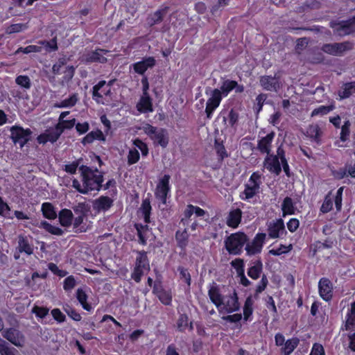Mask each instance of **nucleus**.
<instances>
[{
    "label": "nucleus",
    "instance_id": "nucleus-1",
    "mask_svg": "<svg viewBox=\"0 0 355 355\" xmlns=\"http://www.w3.org/2000/svg\"><path fill=\"white\" fill-rule=\"evenodd\" d=\"M81 173L82 181L86 187L84 194L92 191H99L101 188L103 177L97 169L93 170L91 168L82 165L79 167Z\"/></svg>",
    "mask_w": 355,
    "mask_h": 355
},
{
    "label": "nucleus",
    "instance_id": "nucleus-2",
    "mask_svg": "<svg viewBox=\"0 0 355 355\" xmlns=\"http://www.w3.org/2000/svg\"><path fill=\"white\" fill-rule=\"evenodd\" d=\"M248 241V236L243 232L232 234L225 241V248L231 254H240Z\"/></svg>",
    "mask_w": 355,
    "mask_h": 355
},
{
    "label": "nucleus",
    "instance_id": "nucleus-3",
    "mask_svg": "<svg viewBox=\"0 0 355 355\" xmlns=\"http://www.w3.org/2000/svg\"><path fill=\"white\" fill-rule=\"evenodd\" d=\"M143 130L144 132L150 137L155 143H157L163 148H165L167 146L168 143V137L166 130L163 128H157L150 124H146L144 125Z\"/></svg>",
    "mask_w": 355,
    "mask_h": 355
},
{
    "label": "nucleus",
    "instance_id": "nucleus-4",
    "mask_svg": "<svg viewBox=\"0 0 355 355\" xmlns=\"http://www.w3.org/2000/svg\"><path fill=\"white\" fill-rule=\"evenodd\" d=\"M261 184V175L257 172L253 173L245 184V189L241 195V198L249 200L253 198L259 192Z\"/></svg>",
    "mask_w": 355,
    "mask_h": 355
},
{
    "label": "nucleus",
    "instance_id": "nucleus-5",
    "mask_svg": "<svg viewBox=\"0 0 355 355\" xmlns=\"http://www.w3.org/2000/svg\"><path fill=\"white\" fill-rule=\"evenodd\" d=\"M10 138L15 144H19L22 148L30 139L32 132L30 129H24L17 125L10 128Z\"/></svg>",
    "mask_w": 355,
    "mask_h": 355
},
{
    "label": "nucleus",
    "instance_id": "nucleus-6",
    "mask_svg": "<svg viewBox=\"0 0 355 355\" xmlns=\"http://www.w3.org/2000/svg\"><path fill=\"white\" fill-rule=\"evenodd\" d=\"M206 94H210V97L207 100L205 109L207 116L210 119L212 112L219 106L222 100V95L220 90L218 89H211L210 88H207Z\"/></svg>",
    "mask_w": 355,
    "mask_h": 355
},
{
    "label": "nucleus",
    "instance_id": "nucleus-7",
    "mask_svg": "<svg viewBox=\"0 0 355 355\" xmlns=\"http://www.w3.org/2000/svg\"><path fill=\"white\" fill-rule=\"evenodd\" d=\"M353 45L349 42H344L340 43L325 44L322 47V51L334 56H341L343 53L352 49Z\"/></svg>",
    "mask_w": 355,
    "mask_h": 355
},
{
    "label": "nucleus",
    "instance_id": "nucleus-8",
    "mask_svg": "<svg viewBox=\"0 0 355 355\" xmlns=\"http://www.w3.org/2000/svg\"><path fill=\"white\" fill-rule=\"evenodd\" d=\"M3 338L18 347H22L25 345V336L18 329L14 328L6 329L2 334Z\"/></svg>",
    "mask_w": 355,
    "mask_h": 355
},
{
    "label": "nucleus",
    "instance_id": "nucleus-9",
    "mask_svg": "<svg viewBox=\"0 0 355 355\" xmlns=\"http://www.w3.org/2000/svg\"><path fill=\"white\" fill-rule=\"evenodd\" d=\"M266 234H257L252 242L246 243L245 250L248 255H254L261 251L266 239Z\"/></svg>",
    "mask_w": 355,
    "mask_h": 355
},
{
    "label": "nucleus",
    "instance_id": "nucleus-10",
    "mask_svg": "<svg viewBox=\"0 0 355 355\" xmlns=\"http://www.w3.org/2000/svg\"><path fill=\"white\" fill-rule=\"evenodd\" d=\"M169 175H164L160 180L159 182L157 185L155 196L159 199L164 204L166 202V197L170 190L169 187Z\"/></svg>",
    "mask_w": 355,
    "mask_h": 355
},
{
    "label": "nucleus",
    "instance_id": "nucleus-11",
    "mask_svg": "<svg viewBox=\"0 0 355 355\" xmlns=\"http://www.w3.org/2000/svg\"><path fill=\"white\" fill-rule=\"evenodd\" d=\"M261 86L267 91L277 92L280 89L279 78L271 76H263L259 80Z\"/></svg>",
    "mask_w": 355,
    "mask_h": 355
},
{
    "label": "nucleus",
    "instance_id": "nucleus-12",
    "mask_svg": "<svg viewBox=\"0 0 355 355\" xmlns=\"http://www.w3.org/2000/svg\"><path fill=\"white\" fill-rule=\"evenodd\" d=\"M268 236L272 239L282 236L286 233L284 223L282 219L279 218L270 222L268 227Z\"/></svg>",
    "mask_w": 355,
    "mask_h": 355
},
{
    "label": "nucleus",
    "instance_id": "nucleus-13",
    "mask_svg": "<svg viewBox=\"0 0 355 355\" xmlns=\"http://www.w3.org/2000/svg\"><path fill=\"white\" fill-rule=\"evenodd\" d=\"M106 82L105 80L100 81L97 85L93 87L92 95L97 103L104 104V102L101 101L103 96L106 97H110L112 95L111 88H102L105 85Z\"/></svg>",
    "mask_w": 355,
    "mask_h": 355
},
{
    "label": "nucleus",
    "instance_id": "nucleus-14",
    "mask_svg": "<svg viewBox=\"0 0 355 355\" xmlns=\"http://www.w3.org/2000/svg\"><path fill=\"white\" fill-rule=\"evenodd\" d=\"M155 64L156 60L153 57H148L141 61L134 63L132 66L135 73L144 75L148 69L153 68Z\"/></svg>",
    "mask_w": 355,
    "mask_h": 355
},
{
    "label": "nucleus",
    "instance_id": "nucleus-15",
    "mask_svg": "<svg viewBox=\"0 0 355 355\" xmlns=\"http://www.w3.org/2000/svg\"><path fill=\"white\" fill-rule=\"evenodd\" d=\"M222 305H223V308L227 313H232L239 310L240 304L235 291L230 295L224 297Z\"/></svg>",
    "mask_w": 355,
    "mask_h": 355
},
{
    "label": "nucleus",
    "instance_id": "nucleus-16",
    "mask_svg": "<svg viewBox=\"0 0 355 355\" xmlns=\"http://www.w3.org/2000/svg\"><path fill=\"white\" fill-rule=\"evenodd\" d=\"M106 51L103 49H97L94 51L88 52L83 55V61L86 63L101 62L104 63L107 61L104 56Z\"/></svg>",
    "mask_w": 355,
    "mask_h": 355
},
{
    "label": "nucleus",
    "instance_id": "nucleus-17",
    "mask_svg": "<svg viewBox=\"0 0 355 355\" xmlns=\"http://www.w3.org/2000/svg\"><path fill=\"white\" fill-rule=\"evenodd\" d=\"M320 297L326 300H329L332 297V284L327 278H322L318 284Z\"/></svg>",
    "mask_w": 355,
    "mask_h": 355
},
{
    "label": "nucleus",
    "instance_id": "nucleus-18",
    "mask_svg": "<svg viewBox=\"0 0 355 355\" xmlns=\"http://www.w3.org/2000/svg\"><path fill=\"white\" fill-rule=\"evenodd\" d=\"M264 167L266 168L270 172L276 175H279L282 171L278 157H275L272 155H268L263 162Z\"/></svg>",
    "mask_w": 355,
    "mask_h": 355
},
{
    "label": "nucleus",
    "instance_id": "nucleus-19",
    "mask_svg": "<svg viewBox=\"0 0 355 355\" xmlns=\"http://www.w3.org/2000/svg\"><path fill=\"white\" fill-rule=\"evenodd\" d=\"M330 26L340 36L349 35L354 31L351 24L348 21H332L330 23Z\"/></svg>",
    "mask_w": 355,
    "mask_h": 355
},
{
    "label": "nucleus",
    "instance_id": "nucleus-20",
    "mask_svg": "<svg viewBox=\"0 0 355 355\" xmlns=\"http://www.w3.org/2000/svg\"><path fill=\"white\" fill-rule=\"evenodd\" d=\"M275 135V132H271L259 141L257 148L261 153L269 155L271 150V144Z\"/></svg>",
    "mask_w": 355,
    "mask_h": 355
},
{
    "label": "nucleus",
    "instance_id": "nucleus-21",
    "mask_svg": "<svg viewBox=\"0 0 355 355\" xmlns=\"http://www.w3.org/2000/svg\"><path fill=\"white\" fill-rule=\"evenodd\" d=\"M137 108L140 112H152L153 111L152 100L149 94H143L139 102L137 105Z\"/></svg>",
    "mask_w": 355,
    "mask_h": 355
},
{
    "label": "nucleus",
    "instance_id": "nucleus-22",
    "mask_svg": "<svg viewBox=\"0 0 355 355\" xmlns=\"http://www.w3.org/2000/svg\"><path fill=\"white\" fill-rule=\"evenodd\" d=\"M305 135L317 144H319L322 131L318 124H311L307 128Z\"/></svg>",
    "mask_w": 355,
    "mask_h": 355
},
{
    "label": "nucleus",
    "instance_id": "nucleus-23",
    "mask_svg": "<svg viewBox=\"0 0 355 355\" xmlns=\"http://www.w3.org/2000/svg\"><path fill=\"white\" fill-rule=\"evenodd\" d=\"M113 204V200L107 196H101L94 202V208L98 211L108 210Z\"/></svg>",
    "mask_w": 355,
    "mask_h": 355
},
{
    "label": "nucleus",
    "instance_id": "nucleus-24",
    "mask_svg": "<svg viewBox=\"0 0 355 355\" xmlns=\"http://www.w3.org/2000/svg\"><path fill=\"white\" fill-rule=\"evenodd\" d=\"M17 243V249L19 252H25L28 255H31L33 253V247L29 243L28 239L26 236L19 235L18 236Z\"/></svg>",
    "mask_w": 355,
    "mask_h": 355
},
{
    "label": "nucleus",
    "instance_id": "nucleus-25",
    "mask_svg": "<svg viewBox=\"0 0 355 355\" xmlns=\"http://www.w3.org/2000/svg\"><path fill=\"white\" fill-rule=\"evenodd\" d=\"M168 12V8L165 7L162 9H159L155 12L153 14L150 15L148 19V24L152 26L157 24L160 23L164 17L166 16V15Z\"/></svg>",
    "mask_w": 355,
    "mask_h": 355
},
{
    "label": "nucleus",
    "instance_id": "nucleus-26",
    "mask_svg": "<svg viewBox=\"0 0 355 355\" xmlns=\"http://www.w3.org/2000/svg\"><path fill=\"white\" fill-rule=\"evenodd\" d=\"M208 295L211 302L218 308L222 306L224 297H222L219 292V289L216 286H211L209 290Z\"/></svg>",
    "mask_w": 355,
    "mask_h": 355
},
{
    "label": "nucleus",
    "instance_id": "nucleus-27",
    "mask_svg": "<svg viewBox=\"0 0 355 355\" xmlns=\"http://www.w3.org/2000/svg\"><path fill=\"white\" fill-rule=\"evenodd\" d=\"M242 212L241 209H236L230 212L227 224L232 227H236L241 222Z\"/></svg>",
    "mask_w": 355,
    "mask_h": 355
},
{
    "label": "nucleus",
    "instance_id": "nucleus-28",
    "mask_svg": "<svg viewBox=\"0 0 355 355\" xmlns=\"http://www.w3.org/2000/svg\"><path fill=\"white\" fill-rule=\"evenodd\" d=\"M73 219V214L71 210L67 209H62L59 213V220L61 225L69 227L71 225Z\"/></svg>",
    "mask_w": 355,
    "mask_h": 355
},
{
    "label": "nucleus",
    "instance_id": "nucleus-29",
    "mask_svg": "<svg viewBox=\"0 0 355 355\" xmlns=\"http://www.w3.org/2000/svg\"><path fill=\"white\" fill-rule=\"evenodd\" d=\"M300 343V340L297 338H293L288 339L284 343V347L282 348V352L284 355H290Z\"/></svg>",
    "mask_w": 355,
    "mask_h": 355
},
{
    "label": "nucleus",
    "instance_id": "nucleus-30",
    "mask_svg": "<svg viewBox=\"0 0 355 355\" xmlns=\"http://www.w3.org/2000/svg\"><path fill=\"white\" fill-rule=\"evenodd\" d=\"M135 266L140 267L141 269L150 270V265L146 252L141 251L138 252V256L137 257L136 259Z\"/></svg>",
    "mask_w": 355,
    "mask_h": 355
},
{
    "label": "nucleus",
    "instance_id": "nucleus-31",
    "mask_svg": "<svg viewBox=\"0 0 355 355\" xmlns=\"http://www.w3.org/2000/svg\"><path fill=\"white\" fill-rule=\"evenodd\" d=\"M62 133V129L60 125H56L54 128L48 130L46 132L47 139L51 143L56 141Z\"/></svg>",
    "mask_w": 355,
    "mask_h": 355
},
{
    "label": "nucleus",
    "instance_id": "nucleus-32",
    "mask_svg": "<svg viewBox=\"0 0 355 355\" xmlns=\"http://www.w3.org/2000/svg\"><path fill=\"white\" fill-rule=\"evenodd\" d=\"M175 239L178 242V246L184 249L188 243L189 234L187 233V230L185 228L183 231H177L175 233Z\"/></svg>",
    "mask_w": 355,
    "mask_h": 355
},
{
    "label": "nucleus",
    "instance_id": "nucleus-33",
    "mask_svg": "<svg viewBox=\"0 0 355 355\" xmlns=\"http://www.w3.org/2000/svg\"><path fill=\"white\" fill-rule=\"evenodd\" d=\"M282 210L283 216H285L286 214H293L295 213V206L293 200L290 197H286L282 205Z\"/></svg>",
    "mask_w": 355,
    "mask_h": 355
},
{
    "label": "nucleus",
    "instance_id": "nucleus-34",
    "mask_svg": "<svg viewBox=\"0 0 355 355\" xmlns=\"http://www.w3.org/2000/svg\"><path fill=\"white\" fill-rule=\"evenodd\" d=\"M354 93H355V83H349L345 84L340 90H339L338 95L340 98H346Z\"/></svg>",
    "mask_w": 355,
    "mask_h": 355
},
{
    "label": "nucleus",
    "instance_id": "nucleus-35",
    "mask_svg": "<svg viewBox=\"0 0 355 355\" xmlns=\"http://www.w3.org/2000/svg\"><path fill=\"white\" fill-rule=\"evenodd\" d=\"M42 211L44 216L46 218L54 219L57 216L53 205L49 202H44L42 204Z\"/></svg>",
    "mask_w": 355,
    "mask_h": 355
},
{
    "label": "nucleus",
    "instance_id": "nucleus-36",
    "mask_svg": "<svg viewBox=\"0 0 355 355\" xmlns=\"http://www.w3.org/2000/svg\"><path fill=\"white\" fill-rule=\"evenodd\" d=\"M262 271V263L258 261L254 266L250 267L248 271V275L253 279H257Z\"/></svg>",
    "mask_w": 355,
    "mask_h": 355
},
{
    "label": "nucleus",
    "instance_id": "nucleus-37",
    "mask_svg": "<svg viewBox=\"0 0 355 355\" xmlns=\"http://www.w3.org/2000/svg\"><path fill=\"white\" fill-rule=\"evenodd\" d=\"M140 210L142 212L144 216V221L146 223H150V214L151 211V206L150 203V200L148 199H145L142 201V204L140 207Z\"/></svg>",
    "mask_w": 355,
    "mask_h": 355
},
{
    "label": "nucleus",
    "instance_id": "nucleus-38",
    "mask_svg": "<svg viewBox=\"0 0 355 355\" xmlns=\"http://www.w3.org/2000/svg\"><path fill=\"white\" fill-rule=\"evenodd\" d=\"M78 101V94H72L69 98L62 101L59 104L56 105L58 107H71L74 106Z\"/></svg>",
    "mask_w": 355,
    "mask_h": 355
},
{
    "label": "nucleus",
    "instance_id": "nucleus-39",
    "mask_svg": "<svg viewBox=\"0 0 355 355\" xmlns=\"http://www.w3.org/2000/svg\"><path fill=\"white\" fill-rule=\"evenodd\" d=\"M236 86V82L234 80H225L219 90H220L221 95L226 96L232 89H234V87Z\"/></svg>",
    "mask_w": 355,
    "mask_h": 355
},
{
    "label": "nucleus",
    "instance_id": "nucleus-40",
    "mask_svg": "<svg viewBox=\"0 0 355 355\" xmlns=\"http://www.w3.org/2000/svg\"><path fill=\"white\" fill-rule=\"evenodd\" d=\"M17 350L10 347L7 342L0 338V354L1 355H15Z\"/></svg>",
    "mask_w": 355,
    "mask_h": 355
},
{
    "label": "nucleus",
    "instance_id": "nucleus-41",
    "mask_svg": "<svg viewBox=\"0 0 355 355\" xmlns=\"http://www.w3.org/2000/svg\"><path fill=\"white\" fill-rule=\"evenodd\" d=\"M334 109V106L333 105H328V106L322 105V106H320V107L314 109L312 111L311 116L312 117L318 116V115L323 116V115L327 114L329 112L332 111Z\"/></svg>",
    "mask_w": 355,
    "mask_h": 355
},
{
    "label": "nucleus",
    "instance_id": "nucleus-42",
    "mask_svg": "<svg viewBox=\"0 0 355 355\" xmlns=\"http://www.w3.org/2000/svg\"><path fill=\"white\" fill-rule=\"evenodd\" d=\"M254 301L251 296H249L247 297L245 304L243 306V316L244 320H248L249 317L252 313V306H253Z\"/></svg>",
    "mask_w": 355,
    "mask_h": 355
},
{
    "label": "nucleus",
    "instance_id": "nucleus-43",
    "mask_svg": "<svg viewBox=\"0 0 355 355\" xmlns=\"http://www.w3.org/2000/svg\"><path fill=\"white\" fill-rule=\"evenodd\" d=\"M350 126L351 123L349 120H346L344 122V124L341 127V132L340 139L342 141L345 142L348 140L349 135H350Z\"/></svg>",
    "mask_w": 355,
    "mask_h": 355
},
{
    "label": "nucleus",
    "instance_id": "nucleus-44",
    "mask_svg": "<svg viewBox=\"0 0 355 355\" xmlns=\"http://www.w3.org/2000/svg\"><path fill=\"white\" fill-rule=\"evenodd\" d=\"M41 227L44 228L46 231H48L49 233L54 234V235H62L63 234V230L60 229V227L53 226L50 223H49L46 221H43L41 223Z\"/></svg>",
    "mask_w": 355,
    "mask_h": 355
},
{
    "label": "nucleus",
    "instance_id": "nucleus-45",
    "mask_svg": "<svg viewBox=\"0 0 355 355\" xmlns=\"http://www.w3.org/2000/svg\"><path fill=\"white\" fill-rule=\"evenodd\" d=\"M77 299L82 304L83 307L89 311L90 309V306L87 303V296L86 293L83 291V289L78 288L76 292Z\"/></svg>",
    "mask_w": 355,
    "mask_h": 355
},
{
    "label": "nucleus",
    "instance_id": "nucleus-46",
    "mask_svg": "<svg viewBox=\"0 0 355 355\" xmlns=\"http://www.w3.org/2000/svg\"><path fill=\"white\" fill-rule=\"evenodd\" d=\"M16 83L26 89L31 88V80L27 76H19L15 79Z\"/></svg>",
    "mask_w": 355,
    "mask_h": 355
},
{
    "label": "nucleus",
    "instance_id": "nucleus-47",
    "mask_svg": "<svg viewBox=\"0 0 355 355\" xmlns=\"http://www.w3.org/2000/svg\"><path fill=\"white\" fill-rule=\"evenodd\" d=\"M26 28H27V26L25 24H12L10 26H8L6 30V33L7 34L19 33L23 30L26 29Z\"/></svg>",
    "mask_w": 355,
    "mask_h": 355
},
{
    "label": "nucleus",
    "instance_id": "nucleus-48",
    "mask_svg": "<svg viewBox=\"0 0 355 355\" xmlns=\"http://www.w3.org/2000/svg\"><path fill=\"white\" fill-rule=\"evenodd\" d=\"M139 159V153L136 148L130 149L128 155V164L129 165L137 163Z\"/></svg>",
    "mask_w": 355,
    "mask_h": 355
},
{
    "label": "nucleus",
    "instance_id": "nucleus-49",
    "mask_svg": "<svg viewBox=\"0 0 355 355\" xmlns=\"http://www.w3.org/2000/svg\"><path fill=\"white\" fill-rule=\"evenodd\" d=\"M292 249V245H289L286 246L284 245H281L277 249H272L269 250V254L275 256L281 255L283 253L288 252Z\"/></svg>",
    "mask_w": 355,
    "mask_h": 355
},
{
    "label": "nucleus",
    "instance_id": "nucleus-50",
    "mask_svg": "<svg viewBox=\"0 0 355 355\" xmlns=\"http://www.w3.org/2000/svg\"><path fill=\"white\" fill-rule=\"evenodd\" d=\"M231 265L236 270L237 275H243L244 272V263L241 259H236L231 262Z\"/></svg>",
    "mask_w": 355,
    "mask_h": 355
},
{
    "label": "nucleus",
    "instance_id": "nucleus-51",
    "mask_svg": "<svg viewBox=\"0 0 355 355\" xmlns=\"http://www.w3.org/2000/svg\"><path fill=\"white\" fill-rule=\"evenodd\" d=\"M268 281L265 275H263L261 277V279L259 284V285L257 286L256 291H255V295L254 297L256 298L258 297V295L259 293H261L262 291L265 290L268 285Z\"/></svg>",
    "mask_w": 355,
    "mask_h": 355
},
{
    "label": "nucleus",
    "instance_id": "nucleus-52",
    "mask_svg": "<svg viewBox=\"0 0 355 355\" xmlns=\"http://www.w3.org/2000/svg\"><path fill=\"white\" fill-rule=\"evenodd\" d=\"M133 144L141 150L143 156H146L148 154V146L141 140L136 139L134 140Z\"/></svg>",
    "mask_w": 355,
    "mask_h": 355
},
{
    "label": "nucleus",
    "instance_id": "nucleus-53",
    "mask_svg": "<svg viewBox=\"0 0 355 355\" xmlns=\"http://www.w3.org/2000/svg\"><path fill=\"white\" fill-rule=\"evenodd\" d=\"M147 270L145 269H141L140 267L136 266L135 267L134 271L132 273V278L137 283L140 282L141 277Z\"/></svg>",
    "mask_w": 355,
    "mask_h": 355
},
{
    "label": "nucleus",
    "instance_id": "nucleus-54",
    "mask_svg": "<svg viewBox=\"0 0 355 355\" xmlns=\"http://www.w3.org/2000/svg\"><path fill=\"white\" fill-rule=\"evenodd\" d=\"M347 315L348 318L345 323V329L353 330L355 329V314L349 313Z\"/></svg>",
    "mask_w": 355,
    "mask_h": 355
},
{
    "label": "nucleus",
    "instance_id": "nucleus-55",
    "mask_svg": "<svg viewBox=\"0 0 355 355\" xmlns=\"http://www.w3.org/2000/svg\"><path fill=\"white\" fill-rule=\"evenodd\" d=\"M266 98L267 95L265 94H261L257 96L255 109L257 110V112H259L261 110L263 103Z\"/></svg>",
    "mask_w": 355,
    "mask_h": 355
},
{
    "label": "nucleus",
    "instance_id": "nucleus-56",
    "mask_svg": "<svg viewBox=\"0 0 355 355\" xmlns=\"http://www.w3.org/2000/svg\"><path fill=\"white\" fill-rule=\"evenodd\" d=\"M309 44V40L306 37L299 38L297 40L296 44V51L298 53H300V51L305 49Z\"/></svg>",
    "mask_w": 355,
    "mask_h": 355
},
{
    "label": "nucleus",
    "instance_id": "nucleus-57",
    "mask_svg": "<svg viewBox=\"0 0 355 355\" xmlns=\"http://www.w3.org/2000/svg\"><path fill=\"white\" fill-rule=\"evenodd\" d=\"M188 326V317L185 314L180 316L178 320V328L180 331H183Z\"/></svg>",
    "mask_w": 355,
    "mask_h": 355
},
{
    "label": "nucleus",
    "instance_id": "nucleus-58",
    "mask_svg": "<svg viewBox=\"0 0 355 355\" xmlns=\"http://www.w3.org/2000/svg\"><path fill=\"white\" fill-rule=\"evenodd\" d=\"M332 201L330 198L327 196L320 207V211L322 213H327L332 209Z\"/></svg>",
    "mask_w": 355,
    "mask_h": 355
},
{
    "label": "nucleus",
    "instance_id": "nucleus-59",
    "mask_svg": "<svg viewBox=\"0 0 355 355\" xmlns=\"http://www.w3.org/2000/svg\"><path fill=\"white\" fill-rule=\"evenodd\" d=\"M75 123L76 119H73L71 120H63L59 121V123L57 125H60L63 132L64 129H70L73 128L75 125Z\"/></svg>",
    "mask_w": 355,
    "mask_h": 355
},
{
    "label": "nucleus",
    "instance_id": "nucleus-60",
    "mask_svg": "<svg viewBox=\"0 0 355 355\" xmlns=\"http://www.w3.org/2000/svg\"><path fill=\"white\" fill-rule=\"evenodd\" d=\"M309 355H324V349L322 345L315 343L313 345L311 354Z\"/></svg>",
    "mask_w": 355,
    "mask_h": 355
},
{
    "label": "nucleus",
    "instance_id": "nucleus-61",
    "mask_svg": "<svg viewBox=\"0 0 355 355\" xmlns=\"http://www.w3.org/2000/svg\"><path fill=\"white\" fill-rule=\"evenodd\" d=\"M76 286V280L73 276H69L64 279V289L66 291L72 289Z\"/></svg>",
    "mask_w": 355,
    "mask_h": 355
},
{
    "label": "nucleus",
    "instance_id": "nucleus-62",
    "mask_svg": "<svg viewBox=\"0 0 355 355\" xmlns=\"http://www.w3.org/2000/svg\"><path fill=\"white\" fill-rule=\"evenodd\" d=\"M215 149L221 159L227 157V154L226 153L224 146L218 143L217 141H216L215 143Z\"/></svg>",
    "mask_w": 355,
    "mask_h": 355
},
{
    "label": "nucleus",
    "instance_id": "nucleus-63",
    "mask_svg": "<svg viewBox=\"0 0 355 355\" xmlns=\"http://www.w3.org/2000/svg\"><path fill=\"white\" fill-rule=\"evenodd\" d=\"M33 312L35 313L37 316L43 318L48 314L49 309L36 306L33 309Z\"/></svg>",
    "mask_w": 355,
    "mask_h": 355
},
{
    "label": "nucleus",
    "instance_id": "nucleus-64",
    "mask_svg": "<svg viewBox=\"0 0 355 355\" xmlns=\"http://www.w3.org/2000/svg\"><path fill=\"white\" fill-rule=\"evenodd\" d=\"M51 314L55 320L61 322L64 321L65 315L58 309H54L51 311Z\"/></svg>",
    "mask_w": 355,
    "mask_h": 355
}]
</instances>
